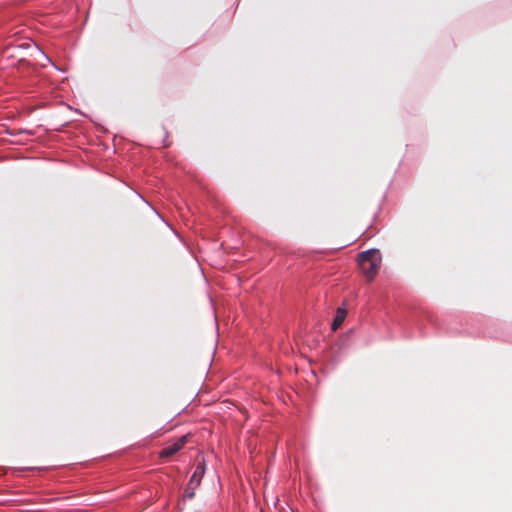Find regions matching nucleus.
<instances>
[{"instance_id":"1","label":"nucleus","mask_w":512,"mask_h":512,"mask_svg":"<svg viewBox=\"0 0 512 512\" xmlns=\"http://www.w3.org/2000/svg\"><path fill=\"white\" fill-rule=\"evenodd\" d=\"M358 263L365 277L372 281L380 269L381 254L377 249L361 252L358 255Z\"/></svg>"},{"instance_id":"2","label":"nucleus","mask_w":512,"mask_h":512,"mask_svg":"<svg viewBox=\"0 0 512 512\" xmlns=\"http://www.w3.org/2000/svg\"><path fill=\"white\" fill-rule=\"evenodd\" d=\"M206 471V464L204 459L199 461L194 469L192 476L183 492L184 500H191L195 496V490L200 486L202 478Z\"/></svg>"},{"instance_id":"3","label":"nucleus","mask_w":512,"mask_h":512,"mask_svg":"<svg viewBox=\"0 0 512 512\" xmlns=\"http://www.w3.org/2000/svg\"><path fill=\"white\" fill-rule=\"evenodd\" d=\"M189 435H182L176 439L171 440L164 448L159 452L160 458L171 457L179 452L187 443Z\"/></svg>"},{"instance_id":"4","label":"nucleus","mask_w":512,"mask_h":512,"mask_svg":"<svg viewBox=\"0 0 512 512\" xmlns=\"http://www.w3.org/2000/svg\"><path fill=\"white\" fill-rule=\"evenodd\" d=\"M347 312L344 308H338L336 316L332 322V330L336 331L344 322Z\"/></svg>"}]
</instances>
